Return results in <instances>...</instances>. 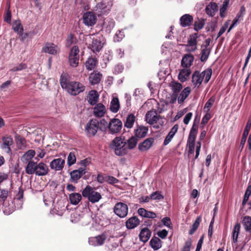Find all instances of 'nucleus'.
Listing matches in <instances>:
<instances>
[{"instance_id": "33", "label": "nucleus", "mask_w": 251, "mask_h": 251, "mask_svg": "<svg viewBox=\"0 0 251 251\" xmlns=\"http://www.w3.org/2000/svg\"><path fill=\"white\" fill-rule=\"evenodd\" d=\"M191 71L190 68H184L180 71L178 78L181 82H185L189 78Z\"/></svg>"}, {"instance_id": "2", "label": "nucleus", "mask_w": 251, "mask_h": 251, "mask_svg": "<svg viewBox=\"0 0 251 251\" xmlns=\"http://www.w3.org/2000/svg\"><path fill=\"white\" fill-rule=\"evenodd\" d=\"M48 172V166L43 162L37 163L29 161L25 167V172L28 175L35 174L38 176H43L46 175Z\"/></svg>"}, {"instance_id": "62", "label": "nucleus", "mask_w": 251, "mask_h": 251, "mask_svg": "<svg viewBox=\"0 0 251 251\" xmlns=\"http://www.w3.org/2000/svg\"><path fill=\"white\" fill-rule=\"evenodd\" d=\"M228 26V24L227 22H226L224 25H223V26L220 28L218 34H217V36H218V37H220L226 30V29H227V27Z\"/></svg>"}, {"instance_id": "37", "label": "nucleus", "mask_w": 251, "mask_h": 251, "mask_svg": "<svg viewBox=\"0 0 251 251\" xmlns=\"http://www.w3.org/2000/svg\"><path fill=\"white\" fill-rule=\"evenodd\" d=\"M69 199L71 203L77 205L81 200L82 196L79 193H73L69 195Z\"/></svg>"}, {"instance_id": "49", "label": "nucleus", "mask_w": 251, "mask_h": 251, "mask_svg": "<svg viewBox=\"0 0 251 251\" xmlns=\"http://www.w3.org/2000/svg\"><path fill=\"white\" fill-rule=\"evenodd\" d=\"M201 221V217H198L196 218L195 222L192 225V227L189 231V234L190 235H192L194 233V232L196 231V230L198 228Z\"/></svg>"}, {"instance_id": "61", "label": "nucleus", "mask_w": 251, "mask_h": 251, "mask_svg": "<svg viewBox=\"0 0 251 251\" xmlns=\"http://www.w3.org/2000/svg\"><path fill=\"white\" fill-rule=\"evenodd\" d=\"M125 35L124 32L122 31H119L116 33V35L114 37V40L117 42H120L124 37Z\"/></svg>"}, {"instance_id": "55", "label": "nucleus", "mask_w": 251, "mask_h": 251, "mask_svg": "<svg viewBox=\"0 0 251 251\" xmlns=\"http://www.w3.org/2000/svg\"><path fill=\"white\" fill-rule=\"evenodd\" d=\"M76 161V157L75 153L71 152L67 158V164L69 166L74 164Z\"/></svg>"}, {"instance_id": "51", "label": "nucleus", "mask_w": 251, "mask_h": 251, "mask_svg": "<svg viewBox=\"0 0 251 251\" xmlns=\"http://www.w3.org/2000/svg\"><path fill=\"white\" fill-rule=\"evenodd\" d=\"M7 9L6 13L4 15V21L8 24H10L11 21V12L10 9V3H7Z\"/></svg>"}, {"instance_id": "64", "label": "nucleus", "mask_w": 251, "mask_h": 251, "mask_svg": "<svg viewBox=\"0 0 251 251\" xmlns=\"http://www.w3.org/2000/svg\"><path fill=\"white\" fill-rule=\"evenodd\" d=\"M162 223H163L164 226L168 227H171V222L170 218L166 217L163 218V219L162 220Z\"/></svg>"}, {"instance_id": "40", "label": "nucleus", "mask_w": 251, "mask_h": 251, "mask_svg": "<svg viewBox=\"0 0 251 251\" xmlns=\"http://www.w3.org/2000/svg\"><path fill=\"white\" fill-rule=\"evenodd\" d=\"M120 107L119 100L117 98H114L110 102V110L113 113L117 112Z\"/></svg>"}, {"instance_id": "42", "label": "nucleus", "mask_w": 251, "mask_h": 251, "mask_svg": "<svg viewBox=\"0 0 251 251\" xmlns=\"http://www.w3.org/2000/svg\"><path fill=\"white\" fill-rule=\"evenodd\" d=\"M97 63L96 59L93 58H89L85 62V67L88 70L91 71L95 69Z\"/></svg>"}, {"instance_id": "41", "label": "nucleus", "mask_w": 251, "mask_h": 251, "mask_svg": "<svg viewBox=\"0 0 251 251\" xmlns=\"http://www.w3.org/2000/svg\"><path fill=\"white\" fill-rule=\"evenodd\" d=\"M205 25V20L202 18H197L194 24V29L196 31L201 30Z\"/></svg>"}, {"instance_id": "56", "label": "nucleus", "mask_w": 251, "mask_h": 251, "mask_svg": "<svg viewBox=\"0 0 251 251\" xmlns=\"http://www.w3.org/2000/svg\"><path fill=\"white\" fill-rule=\"evenodd\" d=\"M8 195V191L4 189H0V201L4 203L6 202V200Z\"/></svg>"}, {"instance_id": "21", "label": "nucleus", "mask_w": 251, "mask_h": 251, "mask_svg": "<svg viewBox=\"0 0 251 251\" xmlns=\"http://www.w3.org/2000/svg\"><path fill=\"white\" fill-rule=\"evenodd\" d=\"M24 196V191L21 188L19 189V192L16 195L15 198L14 199L13 202L14 204H17L15 205L16 209H20L22 207L23 205V198Z\"/></svg>"}, {"instance_id": "58", "label": "nucleus", "mask_w": 251, "mask_h": 251, "mask_svg": "<svg viewBox=\"0 0 251 251\" xmlns=\"http://www.w3.org/2000/svg\"><path fill=\"white\" fill-rule=\"evenodd\" d=\"M43 51L50 54L55 55L58 52V50L56 48H43Z\"/></svg>"}, {"instance_id": "63", "label": "nucleus", "mask_w": 251, "mask_h": 251, "mask_svg": "<svg viewBox=\"0 0 251 251\" xmlns=\"http://www.w3.org/2000/svg\"><path fill=\"white\" fill-rule=\"evenodd\" d=\"M27 67V66L24 63L20 64L18 66L15 67L11 69V71L13 72L21 71L23 69H25Z\"/></svg>"}, {"instance_id": "28", "label": "nucleus", "mask_w": 251, "mask_h": 251, "mask_svg": "<svg viewBox=\"0 0 251 251\" xmlns=\"http://www.w3.org/2000/svg\"><path fill=\"white\" fill-rule=\"evenodd\" d=\"M137 212L140 216L144 218L154 219L156 217V214L154 212L147 211L144 208H139Z\"/></svg>"}, {"instance_id": "20", "label": "nucleus", "mask_w": 251, "mask_h": 251, "mask_svg": "<svg viewBox=\"0 0 251 251\" xmlns=\"http://www.w3.org/2000/svg\"><path fill=\"white\" fill-rule=\"evenodd\" d=\"M193 17L188 14H185L182 16L180 19V25L183 27L190 26L193 22Z\"/></svg>"}, {"instance_id": "30", "label": "nucleus", "mask_w": 251, "mask_h": 251, "mask_svg": "<svg viewBox=\"0 0 251 251\" xmlns=\"http://www.w3.org/2000/svg\"><path fill=\"white\" fill-rule=\"evenodd\" d=\"M191 91L190 87L185 88L177 97V101L179 104H181L188 97Z\"/></svg>"}, {"instance_id": "43", "label": "nucleus", "mask_w": 251, "mask_h": 251, "mask_svg": "<svg viewBox=\"0 0 251 251\" xmlns=\"http://www.w3.org/2000/svg\"><path fill=\"white\" fill-rule=\"evenodd\" d=\"M240 230V225L239 223H237L234 226L233 230L232 231V240L234 243L237 242V239L238 234Z\"/></svg>"}, {"instance_id": "38", "label": "nucleus", "mask_w": 251, "mask_h": 251, "mask_svg": "<svg viewBox=\"0 0 251 251\" xmlns=\"http://www.w3.org/2000/svg\"><path fill=\"white\" fill-rule=\"evenodd\" d=\"M150 244L151 247L155 251L158 250L161 248V241L156 237H153L151 240Z\"/></svg>"}, {"instance_id": "46", "label": "nucleus", "mask_w": 251, "mask_h": 251, "mask_svg": "<svg viewBox=\"0 0 251 251\" xmlns=\"http://www.w3.org/2000/svg\"><path fill=\"white\" fill-rule=\"evenodd\" d=\"M229 0H225L222 7L220 9V15L221 18H225L226 16L227 8Z\"/></svg>"}, {"instance_id": "9", "label": "nucleus", "mask_w": 251, "mask_h": 251, "mask_svg": "<svg viewBox=\"0 0 251 251\" xmlns=\"http://www.w3.org/2000/svg\"><path fill=\"white\" fill-rule=\"evenodd\" d=\"M79 48H72L69 55V61L71 66L76 67L78 66L79 59Z\"/></svg>"}, {"instance_id": "17", "label": "nucleus", "mask_w": 251, "mask_h": 251, "mask_svg": "<svg viewBox=\"0 0 251 251\" xmlns=\"http://www.w3.org/2000/svg\"><path fill=\"white\" fill-rule=\"evenodd\" d=\"M86 173L85 169L80 168L78 170H73L70 173L71 180L73 182L76 183L77 180Z\"/></svg>"}, {"instance_id": "11", "label": "nucleus", "mask_w": 251, "mask_h": 251, "mask_svg": "<svg viewBox=\"0 0 251 251\" xmlns=\"http://www.w3.org/2000/svg\"><path fill=\"white\" fill-rule=\"evenodd\" d=\"M122 122L118 119L113 118L108 124V128L111 133H115L119 132L122 129Z\"/></svg>"}, {"instance_id": "36", "label": "nucleus", "mask_w": 251, "mask_h": 251, "mask_svg": "<svg viewBox=\"0 0 251 251\" xmlns=\"http://www.w3.org/2000/svg\"><path fill=\"white\" fill-rule=\"evenodd\" d=\"M136 117L133 114H129L124 123L125 127L129 129L131 128L133 126Z\"/></svg>"}, {"instance_id": "18", "label": "nucleus", "mask_w": 251, "mask_h": 251, "mask_svg": "<svg viewBox=\"0 0 251 251\" xmlns=\"http://www.w3.org/2000/svg\"><path fill=\"white\" fill-rule=\"evenodd\" d=\"M246 14V8L244 6V5H242L237 14L235 18L233 19L232 21V23L231 25L230 26L229 28H228L227 32H229L231 29L235 26V25L237 24V22L239 21H241L243 20V17Z\"/></svg>"}, {"instance_id": "7", "label": "nucleus", "mask_w": 251, "mask_h": 251, "mask_svg": "<svg viewBox=\"0 0 251 251\" xmlns=\"http://www.w3.org/2000/svg\"><path fill=\"white\" fill-rule=\"evenodd\" d=\"M85 131L88 136H95L99 128V123L97 120H90L86 125Z\"/></svg>"}, {"instance_id": "27", "label": "nucleus", "mask_w": 251, "mask_h": 251, "mask_svg": "<svg viewBox=\"0 0 251 251\" xmlns=\"http://www.w3.org/2000/svg\"><path fill=\"white\" fill-rule=\"evenodd\" d=\"M140 224V220L137 217L129 218L126 223V226L128 229H133Z\"/></svg>"}, {"instance_id": "47", "label": "nucleus", "mask_w": 251, "mask_h": 251, "mask_svg": "<svg viewBox=\"0 0 251 251\" xmlns=\"http://www.w3.org/2000/svg\"><path fill=\"white\" fill-rule=\"evenodd\" d=\"M104 45L105 42L104 40L99 37L93 39L92 47H103Z\"/></svg>"}, {"instance_id": "34", "label": "nucleus", "mask_w": 251, "mask_h": 251, "mask_svg": "<svg viewBox=\"0 0 251 251\" xmlns=\"http://www.w3.org/2000/svg\"><path fill=\"white\" fill-rule=\"evenodd\" d=\"M151 235V231L147 227L143 228L139 234V238L141 241L145 243L147 242Z\"/></svg>"}, {"instance_id": "13", "label": "nucleus", "mask_w": 251, "mask_h": 251, "mask_svg": "<svg viewBox=\"0 0 251 251\" xmlns=\"http://www.w3.org/2000/svg\"><path fill=\"white\" fill-rule=\"evenodd\" d=\"M65 163V157L58 158L51 161L50 162V166L52 170H53L55 171H60L63 169Z\"/></svg>"}, {"instance_id": "16", "label": "nucleus", "mask_w": 251, "mask_h": 251, "mask_svg": "<svg viewBox=\"0 0 251 251\" xmlns=\"http://www.w3.org/2000/svg\"><path fill=\"white\" fill-rule=\"evenodd\" d=\"M94 115L98 118L103 117L106 112V107L102 103H99L96 104L93 108Z\"/></svg>"}, {"instance_id": "54", "label": "nucleus", "mask_w": 251, "mask_h": 251, "mask_svg": "<svg viewBox=\"0 0 251 251\" xmlns=\"http://www.w3.org/2000/svg\"><path fill=\"white\" fill-rule=\"evenodd\" d=\"M210 52V48H204L201 51V60L204 61L208 58Z\"/></svg>"}, {"instance_id": "50", "label": "nucleus", "mask_w": 251, "mask_h": 251, "mask_svg": "<svg viewBox=\"0 0 251 251\" xmlns=\"http://www.w3.org/2000/svg\"><path fill=\"white\" fill-rule=\"evenodd\" d=\"M170 86L173 92L176 94L179 92L182 88V86L180 83L175 81L172 82Z\"/></svg>"}, {"instance_id": "39", "label": "nucleus", "mask_w": 251, "mask_h": 251, "mask_svg": "<svg viewBox=\"0 0 251 251\" xmlns=\"http://www.w3.org/2000/svg\"><path fill=\"white\" fill-rule=\"evenodd\" d=\"M43 201L46 206H49L54 202V198L50 193L45 192L43 194Z\"/></svg>"}, {"instance_id": "25", "label": "nucleus", "mask_w": 251, "mask_h": 251, "mask_svg": "<svg viewBox=\"0 0 251 251\" xmlns=\"http://www.w3.org/2000/svg\"><path fill=\"white\" fill-rule=\"evenodd\" d=\"M218 11V5L216 3H209L205 8L206 13L210 17H213Z\"/></svg>"}, {"instance_id": "12", "label": "nucleus", "mask_w": 251, "mask_h": 251, "mask_svg": "<svg viewBox=\"0 0 251 251\" xmlns=\"http://www.w3.org/2000/svg\"><path fill=\"white\" fill-rule=\"evenodd\" d=\"M107 236L105 234H102L95 237H91L89 238L88 242L90 245L92 246H101L103 244Z\"/></svg>"}, {"instance_id": "23", "label": "nucleus", "mask_w": 251, "mask_h": 251, "mask_svg": "<svg viewBox=\"0 0 251 251\" xmlns=\"http://www.w3.org/2000/svg\"><path fill=\"white\" fill-rule=\"evenodd\" d=\"M153 138H149L139 145L138 148L140 151H144L148 150L151 148L154 143Z\"/></svg>"}, {"instance_id": "59", "label": "nucleus", "mask_w": 251, "mask_h": 251, "mask_svg": "<svg viewBox=\"0 0 251 251\" xmlns=\"http://www.w3.org/2000/svg\"><path fill=\"white\" fill-rule=\"evenodd\" d=\"M191 239H188L185 243L184 246L181 251H190V248L192 246Z\"/></svg>"}, {"instance_id": "6", "label": "nucleus", "mask_w": 251, "mask_h": 251, "mask_svg": "<svg viewBox=\"0 0 251 251\" xmlns=\"http://www.w3.org/2000/svg\"><path fill=\"white\" fill-rule=\"evenodd\" d=\"M197 126H195L193 125L188 136L187 147L188 148V152L189 154H193L194 152L195 143L197 136Z\"/></svg>"}, {"instance_id": "24", "label": "nucleus", "mask_w": 251, "mask_h": 251, "mask_svg": "<svg viewBox=\"0 0 251 251\" xmlns=\"http://www.w3.org/2000/svg\"><path fill=\"white\" fill-rule=\"evenodd\" d=\"M194 57L190 54H186L182 57L181 65L185 68H189L192 65Z\"/></svg>"}, {"instance_id": "57", "label": "nucleus", "mask_w": 251, "mask_h": 251, "mask_svg": "<svg viewBox=\"0 0 251 251\" xmlns=\"http://www.w3.org/2000/svg\"><path fill=\"white\" fill-rule=\"evenodd\" d=\"M150 197L151 199L153 200H160L163 198V197L158 191L151 193Z\"/></svg>"}, {"instance_id": "14", "label": "nucleus", "mask_w": 251, "mask_h": 251, "mask_svg": "<svg viewBox=\"0 0 251 251\" xmlns=\"http://www.w3.org/2000/svg\"><path fill=\"white\" fill-rule=\"evenodd\" d=\"M160 118V116L157 115L155 110L148 111L145 116V121L151 125L157 123Z\"/></svg>"}, {"instance_id": "45", "label": "nucleus", "mask_w": 251, "mask_h": 251, "mask_svg": "<svg viewBox=\"0 0 251 251\" xmlns=\"http://www.w3.org/2000/svg\"><path fill=\"white\" fill-rule=\"evenodd\" d=\"M12 28L15 32L20 34L23 32L24 29L20 21H15L13 22Z\"/></svg>"}, {"instance_id": "19", "label": "nucleus", "mask_w": 251, "mask_h": 251, "mask_svg": "<svg viewBox=\"0 0 251 251\" xmlns=\"http://www.w3.org/2000/svg\"><path fill=\"white\" fill-rule=\"evenodd\" d=\"M99 94L98 92L94 90L90 91L87 96L88 102L91 105L96 104L99 100Z\"/></svg>"}, {"instance_id": "31", "label": "nucleus", "mask_w": 251, "mask_h": 251, "mask_svg": "<svg viewBox=\"0 0 251 251\" xmlns=\"http://www.w3.org/2000/svg\"><path fill=\"white\" fill-rule=\"evenodd\" d=\"M35 151L33 150H28L22 157L21 161L24 163H27L29 161H32L31 159L35 156Z\"/></svg>"}, {"instance_id": "53", "label": "nucleus", "mask_w": 251, "mask_h": 251, "mask_svg": "<svg viewBox=\"0 0 251 251\" xmlns=\"http://www.w3.org/2000/svg\"><path fill=\"white\" fill-rule=\"evenodd\" d=\"M198 38V34L194 33L190 36L188 40V44L189 46L193 47L197 45Z\"/></svg>"}, {"instance_id": "35", "label": "nucleus", "mask_w": 251, "mask_h": 251, "mask_svg": "<svg viewBox=\"0 0 251 251\" xmlns=\"http://www.w3.org/2000/svg\"><path fill=\"white\" fill-rule=\"evenodd\" d=\"M251 127V118H249L248 120L247 125L246 126L244 130L242 139L241 141V145H244L246 142L247 137L249 134V131Z\"/></svg>"}, {"instance_id": "60", "label": "nucleus", "mask_w": 251, "mask_h": 251, "mask_svg": "<svg viewBox=\"0 0 251 251\" xmlns=\"http://www.w3.org/2000/svg\"><path fill=\"white\" fill-rule=\"evenodd\" d=\"M103 26H105V27H107L108 26V25H109V29L111 28H113L114 26V25H115V23L113 21L112 19H107L106 20H105L104 21V23H103Z\"/></svg>"}, {"instance_id": "5", "label": "nucleus", "mask_w": 251, "mask_h": 251, "mask_svg": "<svg viewBox=\"0 0 251 251\" xmlns=\"http://www.w3.org/2000/svg\"><path fill=\"white\" fill-rule=\"evenodd\" d=\"M82 195L92 203L98 202L102 198L101 194L96 191L95 188L87 185L82 192Z\"/></svg>"}, {"instance_id": "52", "label": "nucleus", "mask_w": 251, "mask_h": 251, "mask_svg": "<svg viewBox=\"0 0 251 251\" xmlns=\"http://www.w3.org/2000/svg\"><path fill=\"white\" fill-rule=\"evenodd\" d=\"M137 141V139L135 137H131L127 141V150L134 149L136 146Z\"/></svg>"}, {"instance_id": "3", "label": "nucleus", "mask_w": 251, "mask_h": 251, "mask_svg": "<svg viewBox=\"0 0 251 251\" xmlns=\"http://www.w3.org/2000/svg\"><path fill=\"white\" fill-rule=\"evenodd\" d=\"M212 71L211 69H208L200 73L199 71H195L192 76V82L195 87L199 88L202 80L205 83H207L210 80Z\"/></svg>"}, {"instance_id": "22", "label": "nucleus", "mask_w": 251, "mask_h": 251, "mask_svg": "<svg viewBox=\"0 0 251 251\" xmlns=\"http://www.w3.org/2000/svg\"><path fill=\"white\" fill-rule=\"evenodd\" d=\"M77 42L78 40L75 35L72 33H70L67 35L65 40L66 47H77L76 45Z\"/></svg>"}, {"instance_id": "29", "label": "nucleus", "mask_w": 251, "mask_h": 251, "mask_svg": "<svg viewBox=\"0 0 251 251\" xmlns=\"http://www.w3.org/2000/svg\"><path fill=\"white\" fill-rule=\"evenodd\" d=\"M148 128L143 126H138L134 130L135 135L138 138L145 137L148 132Z\"/></svg>"}, {"instance_id": "15", "label": "nucleus", "mask_w": 251, "mask_h": 251, "mask_svg": "<svg viewBox=\"0 0 251 251\" xmlns=\"http://www.w3.org/2000/svg\"><path fill=\"white\" fill-rule=\"evenodd\" d=\"M2 144L1 145V149L8 154L11 153L10 146L12 145L13 141L12 138L10 136H4L2 138Z\"/></svg>"}, {"instance_id": "48", "label": "nucleus", "mask_w": 251, "mask_h": 251, "mask_svg": "<svg viewBox=\"0 0 251 251\" xmlns=\"http://www.w3.org/2000/svg\"><path fill=\"white\" fill-rule=\"evenodd\" d=\"M215 100L214 97H211L205 103L203 107V111L204 112H209L211 107L213 105Z\"/></svg>"}, {"instance_id": "32", "label": "nucleus", "mask_w": 251, "mask_h": 251, "mask_svg": "<svg viewBox=\"0 0 251 251\" xmlns=\"http://www.w3.org/2000/svg\"><path fill=\"white\" fill-rule=\"evenodd\" d=\"M178 129L177 125H175L171 129L170 131L169 132L168 134L166 137L163 144L165 146L167 145L172 140V138L177 132Z\"/></svg>"}, {"instance_id": "10", "label": "nucleus", "mask_w": 251, "mask_h": 251, "mask_svg": "<svg viewBox=\"0 0 251 251\" xmlns=\"http://www.w3.org/2000/svg\"><path fill=\"white\" fill-rule=\"evenodd\" d=\"M83 24L88 26H92L96 23L97 20L95 14L91 11L85 12L82 17Z\"/></svg>"}, {"instance_id": "44", "label": "nucleus", "mask_w": 251, "mask_h": 251, "mask_svg": "<svg viewBox=\"0 0 251 251\" xmlns=\"http://www.w3.org/2000/svg\"><path fill=\"white\" fill-rule=\"evenodd\" d=\"M246 231L251 232V217L245 216L242 222Z\"/></svg>"}, {"instance_id": "1", "label": "nucleus", "mask_w": 251, "mask_h": 251, "mask_svg": "<svg viewBox=\"0 0 251 251\" xmlns=\"http://www.w3.org/2000/svg\"><path fill=\"white\" fill-rule=\"evenodd\" d=\"M61 87L71 95L75 96L83 92L85 86L77 81H69L65 75H62L60 79Z\"/></svg>"}, {"instance_id": "26", "label": "nucleus", "mask_w": 251, "mask_h": 251, "mask_svg": "<svg viewBox=\"0 0 251 251\" xmlns=\"http://www.w3.org/2000/svg\"><path fill=\"white\" fill-rule=\"evenodd\" d=\"M102 75L97 72H94L91 73L89 77V80L92 85H95L99 83L100 81Z\"/></svg>"}, {"instance_id": "4", "label": "nucleus", "mask_w": 251, "mask_h": 251, "mask_svg": "<svg viewBox=\"0 0 251 251\" xmlns=\"http://www.w3.org/2000/svg\"><path fill=\"white\" fill-rule=\"evenodd\" d=\"M126 143L122 138L116 137L111 144V148L114 150L117 156H123L126 154L128 150L126 147Z\"/></svg>"}, {"instance_id": "8", "label": "nucleus", "mask_w": 251, "mask_h": 251, "mask_svg": "<svg viewBox=\"0 0 251 251\" xmlns=\"http://www.w3.org/2000/svg\"><path fill=\"white\" fill-rule=\"evenodd\" d=\"M128 210L127 205L126 203L121 202L117 203L114 207V213L122 218L127 216Z\"/></svg>"}]
</instances>
